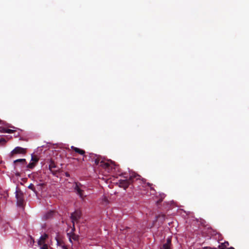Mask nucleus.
<instances>
[{
    "label": "nucleus",
    "mask_w": 249,
    "mask_h": 249,
    "mask_svg": "<svg viewBox=\"0 0 249 249\" xmlns=\"http://www.w3.org/2000/svg\"><path fill=\"white\" fill-rule=\"evenodd\" d=\"M49 169L54 175H57L59 173V168L57 167L53 162H51L49 165Z\"/></svg>",
    "instance_id": "423d86ee"
},
{
    "label": "nucleus",
    "mask_w": 249,
    "mask_h": 249,
    "mask_svg": "<svg viewBox=\"0 0 249 249\" xmlns=\"http://www.w3.org/2000/svg\"><path fill=\"white\" fill-rule=\"evenodd\" d=\"M53 213V211H51V212L48 213L45 215L46 218H50L52 216Z\"/></svg>",
    "instance_id": "a211bd4d"
},
{
    "label": "nucleus",
    "mask_w": 249,
    "mask_h": 249,
    "mask_svg": "<svg viewBox=\"0 0 249 249\" xmlns=\"http://www.w3.org/2000/svg\"><path fill=\"white\" fill-rule=\"evenodd\" d=\"M161 216H162V217L163 219H164V218H165V215H164V214H162V215H161Z\"/></svg>",
    "instance_id": "c85d7f7f"
},
{
    "label": "nucleus",
    "mask_w": 249,
    "mask_h": 249,
    "mask_svg": "<svg viewBox=\"0 0 249 249\" xmlns=\"http://www.w3.org/2000/svg\"><path fill=\"white\" fill-rule=\"evenodd\" d=\"M14 164L15 168H17L18 167L22 168L27 164V162L25 159H19L14 160Z\"/></svg>",
    "instance_id": "7ed1b4c3"
},
{
    "label": "nucleus",
    "mask_w": 249,
    "mask_h": 249,
    "mask_svg": "<svg viewBox=\"0 0 249 249\" xmlns=\"http://www.w3.org/2000/svg\"><path fill=\"white\" fill-rule=\"evenodd\" d=\"M16 197L17 201V204L18 206L22 207L24 203V198L23 193L21 191H16Z\"/></svg>",
    "instance_id": "f03ea898"
},
{
    "label": "nucleus",
    "mask_w": 249,
    "mask_h": 249,
    "mask_svg": "<svg viewBox=\"0 0 249 249\" xmlns=\"http://www.w3.org/2000/svg\"><path fill=\"white\" fill-rule=\"evenodd\" d=\"M100 166L105 169H109L110 164L108 162H107L102 160L100 162Z\"/></svg>",
    "instance_id": "9b49d317"
},
{
    "label": "nucleus",
    "mask_w": 249,
    "mask_h": 249,
    "mask_svg": "<svg viewBox=\"0 0 249 249\" xmlns=\"http://www.w3.org/2000/svg\"><path fill=\"white\" fill-rule=\"evenodd\" d=\"M135 181H138L140 184L142 185V187H143L148 186L150 188L151 190H154L153 187H152V184L149 182L146 183L145 178H142L139 175L135 173H131L128 179L120 180L119 182V186L126 190L130 184Z\"/></svg>",
    "instance_id": "f257e3e1"
},
{
    "label": "nucleus",
    "mask_w": 249,
    "mask_h": 249,
    "mask_svg": "<svg viewBox=\"0 0 249 249\" xmlns=\"http://www.w3.org/2000/svg\"><path fill=\"white\" fill-rule=\"evenodd\" d=\"M81 217V212L76 211L71 214V219L73 223L76 222Z\"/></svg>",
    "instance_id": "0eeeda50"
},
{
    "label": "nucleus",
    "mask_w": 249,
    "mask_h": 249,
    "mask_svg": "<svg viewBox=\"0 0 249 249\" xmlns=\"http://www.w3.org/2000/svg\"><path fill=\"white\" fill-rule=\"evenodd\" d=\"M162 201V197L161 196V198H160L159 200L157 201V205H159L160 203Z\"/></svg>",
    "instance_id": "4be33fe9"
},
{
    "label": "nucleus",
    "mask_w": 249,
    "mask_h": 249,
    "mask_svg": "<svg viewBox=\"0 0 249 249\" xmlns=\"http://www.w3.org/2000/svg\"><path fill=\"white\" fill-rule=\"evenodd\" d=\"M82 185L81 183L78 182L75 183V187H74V189L75 191L76 192L77 194H78L79 196L82 198H84V197L85 196L84 195V191L81 189V187Z\"/></svg>",
    "instance_id": "20e7f679"
},
{
    "label": "nucleus",
    "mask_w": 249,
    "mask_h": 249,
    "mask_svg": "<svg viewBox=\"0 0 249 249\" xmlns=\"http://www.w3.org/2000/svg\"><path fill=\"white\" fill-rule=\"evenodd\" d=\"M36 165V164H35V162H31L26 166V167L29 169H33L35 167Z\"/></svg>",
    "instance_id": "f3484780"
},
{
    "label": "nucleus",
    "mask_w": 249,
    "mask_h": 249,
    "mask_svg": "<svg viewBox=\"0 0 249 249\" xmlns=\"http://www.w3.org/2000/svg\"><path fill=\"white\" fill-rule=\"evenodd\" d=\"M101 161V157L100 156L98 155V156L97 157V158H96V159H95V161H94V162L96 165L100 166Z\"/></svg>",
    "instance_id": "4468645a"
},
{
    "label": "nucleus",
    "mask_w": 249,
    "mask_h": 249,
    "mask_svg": "<svg viewBox=\"0 0 249 249\" xmlns=\"http://www.w3.org/2000/svg\"><path fill=\"white\" fill-rule=\"evenodd\" d=\"M28 188H29L30 189H31V190H32V191H33L34 192H36V189H35V186H34V184H33L31 183V184L29 185Z\"/></svg>",
    "instance_id": "6ab92c4d"
},
{
    "label": "nucleus",
    "mask_w": 249,
    "mask_h": 249,
    "mask_svg": "<svg viewBox=\"0 0 249 249\" xmlns=\"http://www.w3.org/2000/svg\"><path fill=\"white\" fill-rule=\"evenodd\" d=\"M1 142H5V140L4 139H0V143Z\"/></svg>",
    "instance_id": "5701e85b"
},
{
    "label": "nucleus",
    "mask_w": 249,
    "mask_h": 249,
    "mask_svg": "<svg viewBox=\"0 0 249 249\" xmlns=\"http://www.w3.org/2000/svg\"><path fill=\"white\" fill-rule=\"evenodd\" d=\"M65 175H66V177H70V175H69V174L68 172H66V173H65Z\"/></svg>",
    "instance_id": "393cba45"
},
{
    "label": "nucleus",
    "mask_w": 249,
    "mask_h": 249,
    "mask_svg": "<svg viewBox=\"0 0 249 249\" xmlns=\"http://www.w3.org/2000/svg\"><path fill=\"white\" fill-rule=\"evenodd\" d=\"M16 175L17 176H20V174H19V173H17L16 174Z\"/></svg>",
    "instance_id": "bb28decb"
},
{
    "label": "nucleus",
    "mask_w": 249,
    "mask_h": 249,
    "mask_svg": "<svg viewBox=\"0 0 249 249\" xmlns=\"http://www.w3.org/2000/svg\"><path fill=\"white\" fill-rule=\"evenodd\" d=\"M212 249V248L209 247H207L204 248V249Z\"/></svg>",
    "instance_id": "b1692460"
},
{
    "label": "nucleus",
    "mask_w": 249,
    "mask_h": 249,
    "mask_svg": "<svg viewBox=\"0 0 249 249\" xmlns=\"http://www.w3.org/2000/svg\"><path fill=\"white\" fill-rule=\"evenodd\" d=\"M71 148L73 151H74L76 153H77L80 155H83L84 156L83 160H84V158L87 159L88 156L85 155V151L84 150L74 147V146H71Z\"/></svg>",
    "instance_id": "6e6552de"
},
{
    "label": "nucleus",
    "mask_w": 249,
    "mask_h": 249,
    "mask_svg": "<svg viewBox=\"0 0 249 249\" xmlns=\"http://www.w3.org/2000/svg\"><path fill=\"white\" fill-rule=\"evenodd\" d=\"M71 239L75 241L78 240V236L75 234H73L71 236H70V240L71 242Z\"/></svg>",
    "instance_id": "2eb2a0df"
},
{
    "label": "nucleus",
    "mask_w": 249,
    "mask_h": 249,
    "mask_svg": "<svg viewBox=\"0 0 249 249\" xmlns=\"http://www.w3.org/2000/svg\"><path fill=\"white\" fill-rule=\"evenodd\" d=\"M5 132L8 133H12L14 132V130L10 129H5Z\"/></svg>",
    "instance_id": "412c9836"
},
{
    "label": "nucleus",
    "mask_w": 249,
    "mask_h": 249,
    "mask_svg": "<svg viewBox=\"0 0 249 249\" xmlns=\"http://www.w3.org/2000/svg\"><path fill=\"white\" fill-rule=\"evenodd\" d=\"M171 245V238L169 237L167 239L166 243L164 244L160 249H171L170 246Z\"/></svg>",
    "instance_id": "1a4fd4ad"
},
{
    "label": "nucleus",
    "mask_w": 249,
    "mask_h": 249,
    "mask_svg": "<svg viewBox=\"0 0 249 249\" xmlns=\"http://www.w3.org/2000/svg\"><path fill=\"white\" fill-rule=\"evenodd\" d=\"M63 249H68L65 246L63 245Z\"/></svg>",
    "instance_id": "a878e982"
},
{
    "label": "nucleus",
    "mask_w": 249,
    "mask_h": 249,
    "mask_svg": "<svg viewBox=\"0 0 249 249\" xmlns=\"http://www.w3.org/2000/svg\"><path fill=\"white\" fill-rule=\"evenodd\" d=\"M97 155L94 154L93 153H89V155L88 156L89 158V160H91L92 162H94L95 161V159L97 158Z\"/></svg>",
    "instance_id": "f8f14e48"
},
{
    "label": "nucleus",
    "mask_w": 249,
    "mask_h": 249,
    "mask_svg": "<svg viewBox=\"0 0 249 249\" xmlns=\"http://www.w3.org/2000/svg\"><path fill=\"white\" fill-rule=\"evenodd\" d=\"M42 245V246L40 247V249H48V246L47 244L44 243Z\"/></svg>",
    "instance_id": "aec40b11"
},
{
    "label": "nucleus",
    "mask_w": 249,
    "mask_h": 249,
    "mask_svg": "<svg viewBox=\"0 0 249 249\" xmlns=\"http://www.w3.org/2000/svg\"><path fill=\"white\" fill-rule=\"evenodd\" d=\"M38 158L35 156H32V158H31V161L33 162H35V164H36V163L38 161Z\"/></svg>",
    "instance_id": "dca6fc26"
},
{
    "label": "nucleus",
    "mask_w": 249,
    "mask_h": 249,
    "mask_svg": "<svg viewBox=\"0 0 249 249\" xmlns=\"http://www.w3.org/2000/svg\"><path fill=\"white\" fill-rule=\"evenodd\" d=\"M229 245V242L226 241L224 243H221V244L218 246V248L219 249H226L227 247Z\"/></svg>",
    "instance_id": "ddd939ff"
},
{
    "label": "nucleus",
    "mask_w": 249,
    "mask_h": 249,
    "mask_svg": "<svg viewBox=\"0 0 249 249\" xmlns=\"http://www.w3.org/2000/svg\"><path fill=\"white\" fill-rule=\"evenodd\" d=\"M48 237V235L46 233H44L43 235L41 236L38 241V244L40 246H41L42 244L45 243V241Z\"/></svg>",
    "instance_id": "9d476101"
},
{
    "label": "nucleus",
    "mask_w": 249,
    "mask_h": 249,
    "mask_svg": "<svg viewBox=\"0 0 249 249\" xmlns=\"http://www.w3.org/2000/svg\"><path fill=\"white\" fill-rule=\"evenodd\" d=\"M212 249H217V248H212Z\"/></svg>",
    "instance_id": "c756f323"
},
{
    "label": "nucleus",
    "mask_w": 249,
    "mask_h": 249,
    "mask_svg": "<svg viewBox=\"0 0 249 249\" xmlns=\"http://www.w3.org/2000/svg\"><path fill=\"white\" fill-rule=\"evenodd\" d=\"M26 153V149L21 147H16L11 152V156L13 157L15 154H25Z\"/></svg>",
    "instance_id": "39448f33"
},
{
    "label": "nucleus",
    "mask_w": 249,
    "mask_h": 249,
    "mask_svg": "<svg viewBox=\"0 0 249 249\" xmlns=\"http://www.w3.org/2000/svg\"><path fill=\"white\" fill-rule=\"evenodd\" d=\"M226 249H234L233 247H230V248H227Z\"/></svg>",
    "instance_id": "cd10ccee"
}]
</instances>
